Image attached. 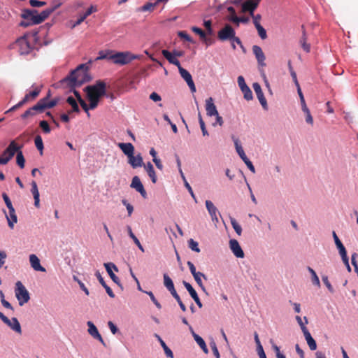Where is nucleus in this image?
Wrapping results in <instances>:
<instances>
[{
  "label": "nucleus",
  "instance_id": "obj_1",
  "mask_svg": "<svg viewBox=\"0 0 358 358\" xmlns=\"http://www.w3.org/2000/svg\"><path fill=\"white\" fill-rule=\"evenodd\" d=\"M89 66L86 64L78 65L76 69L71 71V73L61 80L62 85H66L70 88L80 87L90 79L88 73Z\"/></svg>",
  "mask_w": 358,
  "mask_h": 358
},
{
  "label": "nucleus",
  "instance_id": "obj_2",
  "mask_svg": "<svg viewBox=\"0 0 358 358\" xmlns=\"http://www.w3.org/2000/svg\"><path fill=\"white\" fill-rule=\"evenodd\" d=\"M260 0H234V4H241V10L243 13L248 12L250 15L252 17L254 25L261 24L259 21L262 18L261 15H255L254 12L257 8Z\"/></svg>",
  "mask_w": 358,
  "mask_h": 358
},
{
  "label": "nucleus",
  "instance_id": "obj_3",
  "mask_svg": "<svg viewBox=\"0 0 358 358\" xmlns=\"http://www.w3.org/2000/svg\"><path fill=\"white\" fill-rule=\"evenodd\" d=\"M110 57L113 64L120 66H124L129 64L134 59H138L140 58V55L133 54L129 51H114L113 56Z\"/></svg>",
  "mask_w": 358,
  "mask_h": 358
},
{
  "label": "nucleus",
  "instance_id": "obj_4",
  "mask_svg": "<svg viewBox=\"0 0 358 358\" xmlns=\"http://www.w3.org/2000/svg\"><path fill=\"white\" fill-rule=\"evenodd\" d=\"M84 91L88 94H91L92 96L99 99L106 94V84L103 80H97L95 84L88 85L85 87Z\"/></svg>",
  "mask_w": 358,
  "mask_h": 358
},
{
  "label": "nucleus",
  "instance_id": "obj_5",
  "mask_svg": "<svg viewBox=\"0 0 358 358\" xmlns=\"http://www.w3.org/2000/svg\"><path fill=\"white\" fill-rule=\"evenodd\" d=\"M22 148V145H19L15 140H13L10 142L8 146L4 150V154H8L6 157H0V164H6L15 155L17 154L18 151H20Z\"/></svg>",
  "mask_w": 358,
  "mask_h": 358
},
{
  "label": "nucleus",
  "instance_id": "obj_6",
  "mask_svg": "<svg viewBox=\"0 0 358 358\" xmlns=\"http://www.w3.org/2000/svg\"><path fill=\"white\" fill-rule=\"evenodd\" d=\"M29 38L31 36L29 34H24L16 40L15 46L17 47L20 55H28L33 50L34 47L29 40Z\"/></svg>",
  "mask_w": 358,
  "mask_h": 358
},
{
  "label": "nucleus",
  "instance_id": "obj_7",
  "mask_svg": "<svg viewBox=\"0 0 358 358\" xmlns=\"http://www.w3.org/2000/svg\"><path fill=\"white\" fill-rule=\"evenodd\" d=\"M15 294L20 306L27 303L30 299L29 292L20 281L15 283Z\"/></svg>",
  "mask_w": 358,
  "mask_h": 358
},
{
  "label": "nucleus",
  "instance_id": "obj_8",
  "mask_svg": "<svg viewBox=\"0 0 358 358\" xmlns=\"http://www.w3.org/2000/svg\"><path fill=\"white\" fill-rule=\"evenodd\" d=\"M37 15L36 10H31V9H24L22 11L21 17L25 20V21H22L20 22V25L22 27H28L30 25L36 24L35 23L34 17Z\"/></svg>",
  "mask_w": 358,
  "mask_h": 358
},
{
  "label": "nucleus",
  "instance_id": "obj_9",
  "mask_svg": "<svg viewBox=\"0 0 358 358\" xmlns=\"http://www.w3.org/2000/svg\"><path fill=\"white\" fill-rule=\"evenodd\" d=\"M0 319L4 324L10 327V329L19 334H22L21 325L16 317H12L11 319H9L2 312L0 311Z\"/></svg>",
  "mask_w": 358,
  "mask_h": 358
},
{
  "label": "nucleus",
  "instance_id": "obj_10",
  "mask_svg": "<svg viewBox=\"0 0 358 358\" xmlns=\"http://www.w3.org/2000/svg\"><path fill=\"white\" fill-rule=\"evenodd\" d=\"M234 34H236V31L234 28L230 24H227L218 31L217 37L219 40L222 41H230L231 39L234 36Z\"/></svg>",
  "mask_w": 358,
  "mask_h": 358
},
{
  "label": "nucleus",
  "instance_id": "obj_11",
  "mask_svg": "<svg viewBox=\"0 0 358 358\" xmlns=\"http://www.w3.org/2000/svg\"><path fill=\"white\" fill-rule=\"evenodd\" d=\"M206 208L211 217V220L217 224L219 222L218 215H221L220 213L218 211L217 207L213 204V203L210 200H206L205 202Z\"/></svg>",
  "mask_w": 358,
  "mask_h": 358
},
{
  "label": "nucleus",
  "instance_id": "obj_12",
  "mask_svg": "<svg viewBox=\"0 0 358 358\" xmlns=\"http://www.w3.org/2000/svg\"><path fill=\"white\" fill-rule=\"evenodd\" d=\"M104 267L106 268V270L111 280L119 287L122 288V285L119 278L113 271V269H114L115 271H118L117 266L114 263L108 262L104 263Z\"/></svg>",
  "mask_w": 358,
  "mask_h": 358
},
{
  "label": "nucleus",
  "instance_id": "obj_13",
  "mask_svg": "<svg viewBox=\"0 0 358 358\" xmlns=\"http://www.w3.org/2000/svg\"><path fill=\"white\" fill-rule=\"evenodd\" d=\"M179 73L181 77L186 81L192 92H196V87L194 83L192 80V77L189 71L183 69L181 66L178 68Z\"/></svg>",
  "mask_w": 358,
  "mask_h": 358
},
{
  "label": "nucleus",
  "instance_id": "obj_14",
  "mask_svg": "<svg viewBox=\"0 0 358 358\" xmlns=\"http://www.w3.org/2000/svg\"><path fill=\"white\" fill-rule=\"evenodd\" d=\"M252 87L254 89V91L257 95V97L258 100L259 101V103H261L262 108L264 110L268 109V104L266 99L264 95V93L262 92V87L258 83H254L252 85Z\"/></svg>",
  "mask_w": 358,
  "mask_h": 358
},
{
  "label": "nucleus",
  "instance_id": "obj_15",
  "mask_svg": "<svg viewBox=\"0 0 358 358\" xmlns=\"http://www.w3.org/2000/svg\"><path fill=\"white\" fill-rule=\"evenodd\" d=\"M252 52L257 60L259 66L264 67L266 66L265 59L266 57L264 53L263 52L261 47L255 45L252 46Z\"/></svg>",
  "mask_w": 358,
  "mask_h": 358
},
{
  "label": "nucleus",
  "instance_id": "obj_16",
  "mask_svg": "<svg viewBox=\"0 0 358 358\" xmlns=\"http://www.w3.org/2000/svg\"><path fill=\"white\" fill-rule=\"evenodd\" d=\"M131 187L135 189L143 198H146L147 193L138 176L132 178Z\"/></svg>",
  "mask_w": 358,
  "mask_h": 358
},
{
  "label": "nucleus",
  "instance_id": "obj_17",
  "mask_svg": "<svg viewBox=\"0 0 358 358\" xmlns=\"http://www.w3.org/2000/svg\"><path fill=\"white\" fill-rule=\"evenodd\" d=\"M96 10L97 9L96 6H91L90 8L87 9V10L84 13L80 14L78 16L77 20L72 24L71 28H75L76 27L80 24L88 16H90L92 13L96 12Z\"/></svg>",
  "mask_w": 358,
  "mask_h": 358
},
{
  "label": "nucleus",
  "instance_id": "obj_18",
  "mask_svg": "<svg viewBox=\"0 0 358 358\" xmlns=\"http://www.w3.org/2000/svg\"><path fill=\"white\" fill-rule=\"evenodd\" d=\"M230 249L233 252L234 255L238 258H243L244 257V252L240 246L238 241L235 239H231L229 241Z\"/></svg>",
  "mask_w": 358,
  "mask_h": 358
},
{
  "label": "nucleus",
  "instance_id": "obj_19",
  "mask_svg": "<svg viewBox=\"0 0 358 358\" xmlns=\"http://www.w3.org/2000/svg\"><path fill=\"white\" fill-rule=\"evenodd\" d=\"M182 283L186 289L187 290V292H189V294H190L191 297L194 299L196 305L199 306V308H201L202 303L196 290L192 287V286L189 282L183 281Z\"/></svg>",
  "mask_w": 358,
  "mask_h": 358
},
{
  "label": "nucleus",
  "instance_id": "obj_20",
  "mask_svg": "<svg viewBox=\"0 0 358 358\" xmlns=\"http://www.w3.org/2000/svg\"><path fill=\"white\" fill-rule=\"evenodd\" d=\"M88 326V333L95 339L99 341L103 345H105V342L102 338L101 334H99L97 328L94 324V323L91 321H88L87 322Z\"/></svg>",
  "mask_w": 358,
  "mask_h": 358
},
{
  "label": "nucleus",
  "instance_id": "obj_21",
  "mask_svg": "<svg viewBox=\"0 0 358 358\" xmlns=\"http://www.w3.org/2000/svg\"><path fill=\"white\" fill-rule=\"evenodd\" d=\"M39 106H41V109L42 112H43L47 108H51L55 106L57 103V100H49V95H48L46 97H44L41 99H40L38 101Z\"/></svg>",
  "mask_w": 358,
  "mask_h": 358
},
{
  "label": "nucleus",
  "instance_id": "obj_22",
  "mask_svg": "<svg viewBox=\"0 0 358 358\" xmlns=\"http://www.w3.org/2000/svg\"><path fill=\"white\" fill-rule=\"evenodd\" d=\"M29 258L31 266L34 271L45 272V268L41 265L40 259L36 255L31 254Z\"/></svg>",
  "mask_w": 358,
  "mask_h": 358
},
{
  "label": "nucleus",
  "instance_id": "obj_23",
  "mask_svg": "<svg viewBox=\"0 0 358 358\" xmlns=\"http://www.w3.org/2000/svg\"><path fill=\"white\" fill-rule=\"evenodd\" d=\"M206 110L208 116L212 117L217 115L218 111L215 105L213 103L212 97H209L206 100Z\"/></svg>",
  "mask_w": 358,
  "mask_h": 358
},
{
  "label": "nucleus",
  "instance_id": "obj_24",
  "mask_svg": "<svg viewBox=\"0 0 358 358\" xmlns=\"http://www.w3.org/2000/svg\"><path fill=\"white\" fill-rule=\"evenodd\" d=\"M42 113L41 109V106H39L38 103L37 102L34 106L28 108L24 113L21 115V118L24 120L29 117H34L36 115V113Z\"/></svg>",
  "mask_w": 358,
  "mask_h": 358
},
{
  "label": "nucleus",
  "instance_id": "obj_25",
  "mask_svg": "<svg viewBox=\"0 0 358 358\" xmlns=\"http://www.w3.org/2000/svg\"><path fill=\"white\" fill-rule=\"evenodd\" d=\"M189 330L195 340V341L196 342V343L199 345V347L202 349V350L203 351L204 353L206 354H208V349L206 346V342L204 341V340L200 336H199L198 334H196L193 328L192 327V326H189Z\"/></svg>",
  "mask_w": 358,
  "mask_h": 358
},
{
  "label": "nucleus",
  "instance_id": "obj_26",
  "mask_svg": "<svg viewBox=\"0 0 358 358\" xmlns=\"http://www.w3.org/2000/svg\"><path fill=\"white\" fill-rule=\"evenodd\" d=\"M53 13V10L49 7L43 11H41L40 13L37 12V15L36 17H34L35 23L36 24H39L41 22H43L45 20H46L51 13Z\"/></svg>",
  "mask_w": 358,
  "mask_h": 358
},
{
  "label": "nucleus",
  "instance_id": "obj_27",
  "mask_svg": "<svg viewBox=\"0 0 358 358\" xmlns=\"http://www.w3.org/2000/svg\"><path fill=\"white\" fill-rule=\"evenodd\" d=\"M128 159H129V164L134 169H136V168H138V167H141V166L145 165L143 164V157H142L141 154H138L136 156L132 155Z\"/></svg>",
  "mask_w": 358,
  "mask_h": 358
},
{
  "label": "nucleus",
  "instance_id": "obj_28",
  "mask_svg": "<svg viewBox=\"0 0 358 358\" xmlns=\"http://www.w3.org/2000/svg\"><path fill=\"white\" fill-rule=\"evenodd\" d=\"M118 147L128 158L134 153V147L131 143H120Z\"/></svg>",
  "mask_w": 358,
  "mask_h": 358
},
{
  "label": "nucleus",
  "instance_id": "obj_29",
  "mask_svg": "<svg viewBox=\"0 0 358 358\" xmlns=\"http://www.w3.org/2000/svg\"><path fill=\"white\" fill-rule=\"evenodd\" d=\"M31 192L33 195L34 199V206L36 208L40 207V194L38 189V186L36 184V182L33 180L31 182Z\"/></svg>",
  "mask_w": 358,
  "mask_h": 358
},
{
  "label": "nucleus",
  "instance_id": "obj_30",
  "mask_svg": "<svg viewBox=\"0 0 358 358\" xmlns=\"http://www.w3.org/2000/svg\"><path fill=\"white\" fill-rule=\"evenodd\" d=\"M232 140L234 143L236 151L237 154L239 155L240 158L242 160H244L246 158H248V157L246 156V155L243 150V148L241 145V143L239 139L238 138H236V136H232Z\"/></svg>",
  "mask_w": 358,
  "mask_h": 358
},
{
  "label": "nucleus",
  "instance_id": "obj_31",
  "mask_svg": "<svg viewBox=\"0 0 358 358\" xmlns=\"http://www.w3.org/2000/svg\"><path fill=\"white\" fill-rule=\"evenodd\" d=\"M162 55L169 61L170 64H174L178 68H179L181 65L179 60L169 50H163L162 51Z\"/></svg>",
  "mask_w": 358,
  "mask_h": 358
},
{
  "label": "nucleus",
  "instance_id": "obj_32",
  "mask_svg": "<svg viewBox=\"0 0 358 358\" xmlns=\"http://www.w3.org/2000/svg\"><path fill=\"white\" fill-rule=\"evenodd\" d=\"M144 168L146 170L148 176L150 178L153 183H156L157 178L153 165L149 162L144 165Z\"/></svg>",
  "mask_w": 358,
  "mask_h": 358
},
{
  "label": "nucleus",
  "instance_id": "obj_33",
  "mask_svg": "<svg viewBox=\"0 0 358 358\" xmlns=\"http://www.w3.org/2000/svg\"><path fill=\"white\" fill-rule=\"evenodd\" d=\"M9 215H6L8 224L10 229H13L14 224L17 222V218L14 208L9 209Z\"/></svg>",
  "mask_w": 358,
  "mask_h": 358
},
{
  "label": "nucleus",
  "instance_id": "obj_34",
  "mask_svg": "<svg viewBox=\"0 0 358 358\" xmlns=\"http://www.w3.org/2000/svg\"><path fill=\"white\" fill-rule=\"evenodd\" d=\"M155 337L159 341V342L161 346L162 347V348H163V350L164 351V353L166 355V357H169V358H173V353L172 350L166 345V344L162 340V338L158 334H155Z\"/></svg>",
  "mask_w": 358,
  "mask_h": 358
},
{
  "label": "nucleus",
  "instance_id": "obj_35",
  "mask_svg": "<svg viewBox=\"0 0 358 358\" xmlns=\"http://www.w3.org/2000/svg\"><path fill=\"white\" fill-rule=\"evenodd\" d=\"M194 278V280L196 281V282L197 283V285L201 287V289H202V291H203L204 292H206V287L205 286L203 285V282H202V280L201 278H203L205 280L207 279V277L205 274H203V273L201 272H198L196 273V274H194L193 275Z\"/></svg>",
  "mask_w": 358,
  "mask_h": 358
},
{
  "label": "nucleus",
  "instance_id": "obj_36",
  "mask_svg": "<svg viewBox=\"0 0 358 358\" xmlns=\"http://www.w3.org/2000/svg\"><path fill=\"white\" fill-rule=\"evenodd\" d=\"M114 51L111 50H100L96 60L108 59L111 61Z\"/></svg>",
  "mask_w": 358,
  "mask_h": 358
},
{
  "label": "nucleus",
  "instance_id": "obj_37",
  "mask_svg": "<svg viewBox=\"0 0 358 358\" xmlns=\"http://www.w3.org/2000/svg\"><path fill=\"white\" fill-rule=\"evenodd\" d=\"M163 278L164 285L170 292L176 289L172 279L167 273H164Z\"/></svg>",
  "mask_w": 358,
  "mask_h": 358
},
{
  "label": "nucleus",
  "instance_id": "obj_38",
  "mask_svg": "<svg viewBox=\"0 0 358 358\" xmlns=\"http://www.w3.org/2000/svg\"><path fill=\"white\" fill-rule=\"evenodd\" d=\"M129 236L132 238L135 244L138 246V248L142 251L144 252L143 247L141 244L139 240L137 238V237L134 235V234L132 231V229L130 226L127 227Z\"/></svg>",
  "mask_w": 358,
  "mask_h": 358
},
{
  "label": "nucleus",
  "instance_id": "obj_39",
  "mask_svg": "<svg viewBox=\"0 0 358 358\" xmlns=\"http://www.w3.org/2000/svg\"><path fill=\"white\" fill-rule=\"evenodd\" d=\"M66 102L71 106L72 108V110L71 111L72 112H75V113H79L80 112V108H79V106L77 103V101L76 100L71 96H69L67 99H66Z\"/></svg>",
  "mask_w": 358,
  "mask_h": 358
},
{
  "label": "nucleus",
  "instance_id": "obj_40",
  "mask_svg": "<svg viewBox=\"0 0 358 358\" xmlns=\"http://www.w3.org/2000/svg\"><path fill=\"white\" fill-rule=\"evenodd\" d=\"M156 6V3H152V2H148L145 4H144L143 6L138 8L137 9L138 11L140 12H151L154 10L155 7Z\"/></svg>",
  "mask_w": 358,
  "mask_h": 358
},
{
  "label": "nucleus",
  "instance_id": "obj_41",
  "mask_svg": "<svg viewBox=\"0 0 358 358\" xmlns=\"http://www.w3.org/2000/svg\"><path fill=\"white\" fill-rule=\"evenodd\" d=\"M41 89L39 87H36L34 90L27 93L24 97H27V102L30 100H33L36 99L40 94Z\"/></svg>",
  "mask_w": 358,
  "mask_h": 358
},
{
  "label": "nucleus",
  "instance_id": "obj_42",
  "mask_svg": "<svg viewBox=\"0 0 358 358\" xmlns=\"http://www.w3.org/2000/svg\"><path fill=\"white\" fill-rule=\"evenodd\" d=\"M308 271L311 274L313 284L317 287H320V279H319L317 275L316 274L315 271L310 266L308 267Z\"/></svg>",
  "mask_w": 358,
  "mask_h": 358
},
{
  "label": "nucleus",
  "instance_id": "obj_43",
  "mask_svg": "<svg viewBox=\"0 0 358 358\" xmlns=\"http://www.w3.org/2000/svg\"><path fill=\"white\" fill-rule=\"evenodd\" d=\"M230 222L236 233L238 236H241L242 234V228L241 225L237 222V221L234 217H230Z\"/></svg>",
  "mask_w": 358,
  "mask_h": 358
},
{
  "label": "nucleus",
  "instance_id": "obj_44",
  "mask_svg": "<svg viewBox=\"0 0 358 358\" xmlns=\"http://www.w3.org/2000/svg\"><path fill=\"white\" fill-rule=\"evenodd\" d=\"M87 97L90 101V108L92 110L96 108L99 104V99L92 96L91 94H88V96Z\"/></svg>",
  "mask_w": 358,
  "mask_h": 358
},
{
  "label": "nucleus",
  "instance_id": "obj_45",
  "mask_svg": "<svg viewBox=\"0 0 358 358\" xmlns=\"http://www.w3.org/2000/svg\"><path fill=\"white\" fill-rule=\"evenodd\" d=\"M16 163L21 169L24 167L25 159L22 150L18 151L16 155Z\"/></svg>",
  "mask_w": 358,
  "mask_h": 358
},
{
  "label": "nucleus",
  "instance_id": "obj_46",
  "mask_svg": "<svg viewBox=\"0 0 358 358\" xmlns=\"http://www.w3.org/2000/svg\"><path fill=\"white\" fill-rule=\"evenodd\" d=\"M241 90L243 94V96H244L245 99H246L247 101L252 100V99H253L252 92L251 91V90L250 89V87L248 86L243 87Z\"/></svg>",
  "mask_w": 358,
  "mask_h": 358
},
{
  "label": "nucleus",
  "instance_id": "obj_47",
  "mask_svg": "<svg viewBox=\"0 0 358 358\" xmlns=\"http://www.w3.org/2000/svg\"><path fill=\"white\" fill-rule=\"evenodd\" d=\"M39 127L42 129L44 134H50L51 131V128L46 120H41L39 122Z\"/></svg>",
  "mask_w": 358,
  "mask_h": 358
},
{
  "label": "nucleus",
  "instance_id": "obj_48",
  "mask_svg": "<svg viewBox=\"0 0 358 358\" xmlns=\"http://www.w3.org/2000/svg\"><path fill=\"white\" fill-rule=\"evenodd\" d=\"M34 143L36 148L42 153L43 147V143L42 137L40 135H37L34 138Z\"/></svg>",
  "mask_w": 358,
  "mask_h": 358
},
{
  "label": "nucleus",
  "instance_id": "obj_49",
  "mask_svg": "<svg viewBox=\"0 0 358 358\" xmlns=\"http://www.w3.org/2000/svg\"><path fill=\"white\" fill-rule=\"evenodd\" d=\"M306 34L305 32H303V34L300 40V43L301 44V46L303 48V49L306 52H310V46L309 44H308L306 43Z\"/></svg>",
  "mask_w": 358,
  "mask_h": 358
},
{
  "label": "nucleus",
  "instance_id": "obj_50",
  "mask_svg": "<svg viewBox=\"0 0 358 358\" xmlns=\"http://www.w3.org/2000/svg\"><path fill=\"white\" fill-rule=\"evenodd\" d=\"M188 246L192 250H193L194 252H200V249L199 248V243L196 241H194L192 238H190L188 241Z\"/></svg>",
  "mask_w": 358,
  "mask_h": 358
},
{
  "label": "nucleus",
  "instance_id": "obj_51",
  "mask_svg": "<svg viewBox=\"0 0 358 358\" xmlns=\"http://www.w3.org/2000/svg\"><path fill=\"white\" fill-rule=\"evenodd\" d=\"M191 29L193 32L199 36L201 40L206 38V33L204 31H203L201 28L197 27H192Z\"/></svg>",
  "mask_w": 358,
  "mask_h": 358
},
{
  "label": "nucleus",
  "instance_id": "obj_52",
  "mask_svg": "<svg viewBox=\"0 0 358 358\" xmlns=\"http://www.w3.org/2000/svg\"><path fill=\"white\" fill-rule=\"evenodd\" d=\"M199 122L200 124V127L203 136H208V132L206 128L205 122L202 119L201 115L199 113Z\"/></svg>",
  "mask_w": 358,
  "mask_h": 358
},
{
  "label": "nucleus",
  "instance_id": "obj_53",
  "mask_svg": "<svg viewBox=\"0 0 358 358\" xmlns=\"http://www.w3.org/2000/svg\"><path fill=\"white\" fill-rule=\"evenodd\" d=\"M255 27L258 31L260 38L262 39H266L267 37L266 29L261 24H257Z\"/></svg>",
  "mask_w": 358,
  "mask_h": 358
},
{
  "label": "nucleus",
  "instance_id": "obj_54",
  "mask_svg": "<svg viewBox=\"0 0 358 358\" xmlns=\"http://www.w3.org/2000/svg\"><path fill=\"white\" fill-rule=\"evenodd\" d=\"M65 0H52L51 2V6L50 7L53 12L59 8L64 3Z\"/></svg>",
  "mask_w": 358,
  "mask_h": 358
},
{
  "label": "nucleus",
  "instance_id": "obj_55",
  "mask_svg": "<svg viewBox=\"0 0 358 358\" xmlns=\"http://www.w3.org/2000/svg\"><path fill=\"white\" fill-rule=\"evenodd\" d=\"M178 36L180 38H182L184 40H185L187 42H189V43H194V41H193V39L192 38V37H190L185 31H180L178 32Z\"/></svg>",
  "mask_w": 358,
  "mask_h": 358
},
{
  "label": "nucleus",
  "instance_id": "obj_56",
  "mask_svg": "<svg viewBox=\"0 0 358 358\" xmlns=\"http://www.w3.org/2000/svg\"><path fill=\"white\" fill-rule=\"evenodd\" d=\"M144 292L146 293L150 296L151 301L153 302V303L155 305V306L158 309H161L162 308L161 304L157 300V299L155 298V295L153 294V293L151 291Z\"/></svg>",
  "mask_w": 358,
  "mask_h": 358
},
{
  "label": "nucleus",
  "instance_id": "obj_57",
  "mask_svg": "<svg viewBox=\"0 0 358 358\" xmlns=\"http://www.w3.org/2000/svg\"><path fill=\"white\" fill-rule=\"evenodd\" d=\"M203 25L206 29V34L212 35L213 34V29L212 28V22L210 20H205Z\"/></svg>",
  "mask_w": 358,
  "mask_h": 358
},
{
  "label": "nucleus",
  "instance_id": "obj_58",
  "mask_svg": "<svg viewBox=\"0 0 358 358\" xmlns=\"http://www.w3.org/2000/svg\"><path fill=\"white\" fill-rule=\"evenodd\" d=\"M122 203L124 206H125V207L127 210V212H128V215L131 216L134 211L133 206L131 204H130L129 203H128L126 199H123L122 201Z\"/></svg>",
  "mask_w": 358,
  "mask_h": 358
},
{
  "label": "nucleus",
  "instance_id": "obj_59",
  "mask_svg": "<svg viewBox=\"0 0 358 358\" xmlns=\"http://www.w3.org/2000/svg\"><path fill=\"white\" fill-rule=\"evenodd\" d=\"M2 197L3 199V201L6 205L7 208H8V210L13 208L12 202H11L10 198L8 197V196L6 193L2 194Z\"/></svg>",
  "mask_w": 358,
  "mask_h": 358
},
{
  "label": "nucleus",
  "instance_id": "obj_60",
  "mask_svg": "<svg viewBox=\"0 0 358 358\" xmlns=\"http://www.w3.org/2000/svg\"><path fill=\"white\" fill-rule=\"evenodd\" d=\"M322 281H323L324 284L326 285V287H327L328 290L330 292L333 293L334 288H333L332 285H331V283L329 280V278L327 275L322 276Z\"/></svg>",
  "mask_w": 358,
  "mask_h": 358
},
{
  "label": "nucleus",
  "instance_id": "obj_61",
  "mask_svg": "<svg viewBox=\"0 0 358 358\" xmlns=\"http://www.w3.org/2000/svg\"><path fill=\"white\" fill-rule=\"evenodd\" d=\"M29 3L32 7H41L46 4L45 1H41L38 0H30Z\"/></svg>",
  "mask_w": 358,
  "mask_h": 358
},
{
  "label": "nucleus",
  "instance_id": "obj_62",
  "mask_svg": "<svg viewBox=\"0 0 358 358\" xmlns=\"http://www.w3.org/2000/svg\"><path fill=\"white\" fill-rule=\"evenodd\" d=\"M210 345L212 351H213L214 355L215 356V357L220 358V353H219L216 343L214 341H213L210 343Z\"/></svg>",
  "mask_w": 358,
  "mask_h": 358
},
{
  "label": "nucleus",
  "instance_id": "obj_63",
  "mask_svg": "<svg viewBox=\"0 0 358 358\" xmlns=\"http://www.w3.org/2000/svg\"><path fill=\"white\" fill-rule=\"evenodd\" d=\"M243 161L244 162V163L245 164L247 167L250 169V171H251L253 173H255V168L254 165L252 164V162L248 158H246L245 159H244Z\"/></svg>",
  "mask_w": 358,
  "mask_h": 358
},
{
  "label": "nucleus",
  "instance_id": "obj_64",
  "mask_svg": "<svg viewBox=\"0 0 358 358\" xmlns=\"http://www.w3.org/2000/svg\"><path fill=\"white\" fill-rule=\"evenodd\" d=\"M306 115V122L308 123V124H313V118L311 115V113H310V110H306V111H303Z\"/></svg>",
  "mask_w": 358,
  "mask_h": 358
}]
</instances>
